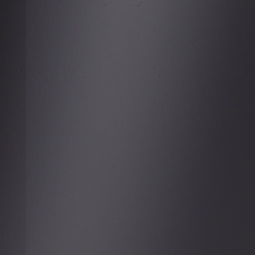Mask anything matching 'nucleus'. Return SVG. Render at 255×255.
<instances>
[{"instance_id":"423d86ee","label":"nucleus","mask_w":255,"mask_h":255,"mask_svg":"<svg viewBox=\"0 0 255 255\" xmlns=\"http://www.w3.org/2000/svg\"><path fill=\"white\" fill-rule=\"evenodd\" d=\"M160 111L161 110V108L160 109Z\"/></svg>"},{"instance_id":"f257e3e1","label":"nucleus","mask_w":255,"mask_h":255,"mask_svg":"<svg viewBox=\"0 0 255 255\" xmlns=\"http://www.w3.org/2000/svg\"><path fill=\"white\" fill-rule=\"evenodd\" d=\"M159 115H156V192H159Z\"/></svg>"},{"instance_id":"0eeeda50","label":"nucleus","mask_w":255,"mask_h":255,"mask_svg":"<svg viewBox=\"0 0 255 255\" xmlns=\"http://www.w3.org/2000/svg\"><path fill=\"white\" fill-rule=\"evenodd\" d=\"M160 129H161V127L160 128Z\"/></svg>"},{"instance_id":"39448f33","label":"nucleus","mask_w":255,"mask_h":255,"mask_svg":"<svg viewBox=\"0 0 255 255\" xmlns=\"http://www.w3.org/2000/svg\"><path fill=\"white\" fill-rule=\"evenodd\" d=\"M160 255H166L163 253L160 241ZM174 255H177L174 254ZM186 255H255V254H187Z\"/></svg>"},{"instance_id":"f03ea898","label":"nucleus","mask_w":255,"mask_h":255,"mask_svg":"<svg viewBox=\"0 0 255 255\" xmlns=\"http://www.w3.org/2000/svg\"><path fill=\"white\" fill-rule=\"evenodd\" d=\"M156 254L159 255V192H156Z\"/></svg>"},{"instance_id":"7ed1b4c3","label":"nucleus","mask_w":255,"mask_h":255,"mask_svg":"<svg viewBox=\"0 0 255 255\" xmlns=\"http://www.w3.org/2000/svg\"><path fill=\"white\" fill-rule=\"evenodd\" d=\"M152 241V236L150 232H145L138 242V244L142 247H147L150 245Z\"/></svg>"},{"instance_id":"20e7f679","label":"nucleus","mask_w":255,"mask_h":255,"mask_svg":"<svg viewBox=\"0 0 255 255\" xmlns=\"http://www.w3.org/2000/svg\"><path fill=\"white\" fill-rule=\"evenodd\" d=\"M156 51H157V59H156V74H157V77H156V95L157 96H158V44L157 43V48H156ZM159 102L160 100H158V98L157 97L156 99V115H159Z\"/></svg>"}]
</instances>
